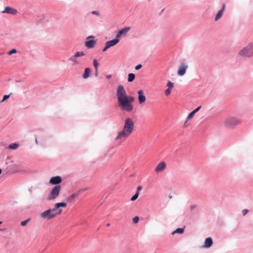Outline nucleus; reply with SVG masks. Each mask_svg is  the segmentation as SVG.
I'll use <instances>...</instances> for the list:
<instances>
[{"mask_svg": "<svg viewBox=\"0 0 253 253\" xmlns=\"http://www.w3.org/2000/svg\"><path fill=\"white\" fill-rule=\"evenodd\" d=\"M107 226H110V224H109V223L107 224Z\"/></svg>", "mask_w": 253, "mask_h": 253, "instance_id": "nucleus-49", "label": "nucleus"}, {"mask_svg": "<svg viewBox=\"0 0 253 253\" xmlns=\"http://www.w3.org/2000/svg\"><path fill=\"white\" fill-rule=\"evenodd\" d=\"M1 172H2V170H1V169H0V174L1 173Z\"/></svg>", "mask_w": 253, "mask_h": 253, "instance_id": "nucleus-42", "label": "nucleus"}, {"mask_svg": "<svg viewBox=\"0 0 253 253\" xmlns=\"http://www.w3.org/2000/svg\"><path fill=\"white\" fill-rule=\"evenodd\" d=\"M167 86H168V87L169 88V89H172L174 85L172 83H171L169 81H168L167 84Z\"/></svg>", "mask_w": 253, "mask_h": 253, "instance_id": "nucleus-23", "label": "nucleus"}, {"mask_svg": "<svg viewBox=\"0 0 253 253\" xmlns=\"http://www.w3.org/2000/svg\"><path fill=\"white\" fill-rule=\"evenodd\" d=\"M212 245V241L211 238H208L206 239L204 244V247L209 248Z\"/></svg>", "mask_w": 253, "mask_h": 253, "instance_id": "nucleus-17", "label": "nucleus"}, {"mask_svg": "<svg viewBox=\"0 0 253 253\" xmlns=\"http://www.w3.org/2000/svg\"><path fill=\"white\" fill-rule=\"evenodd\" d=\"M191 209H194V206H192Z\"/></svg>", "mask_w": 253, "mask_h": 253, "instance_id": "nucleus-50", "label": "nucleus"}, {"mask_svg": "<svg viewBox=\"0 0 253 253\" xmlns=\"http://www.w3.org/2000/svg\"><path fill=\"white\" fill-rule=\"evenodd\" d=\"M187 121H188V120H187V121H185V123H184V125H186V123L187 122Z\"/></svg>", "mask_w": 253, "mask_h": 253, "instance_id": "nucleus-46", "label": "nucleus"}, {"mask_svg": "<svg viewBox=\"0 0 253 253\" xmlns=\"http://www.w3.org/2000/svg\"><path fill=\"white\" fill-rule=\"evenodd\" d=\"M30 220V218H28L25 220L22 221V222H21V225L22 226H25L28 224V223H29Z\"/></svg>", "mask_w": 253, "mask_h": 253, "instance_id": "nucleus-22", "label": "nucleus"}, {"mask_svg": "<svg viewBox=\"0 0 253 253\" xmlns=\"http://www.w3.org/2000/svg\"><path fill=\"white\" fill-rule=\"evenodd\" d=\"M95 43V41L93 40H91L85 42V45L88 48H92L94 47Z\"/></svg>", "mask_w": 253, "mask_h": 253, "instance_id": "nucleus-16", "label": "nucleus"}, {"mask_svg": "<svg viewBox=\"0 0 253 253\" xmlns=\"http://www.w3.org/2000/svg\"><path fill=\"white\" fill-rule=\"evenodd\" d=\"M2 223L1 221H0V225Z\"/></svg>", "mask_w": 253, "mask_h": 253, "instance_id": "nucleus-51", "label": "nucleus"}, {"mask_svg": "<svg viewBox=\"0 0 253 253\" xmlns=\"http://www.w3.org/2000/svg\"><path fill=\"white\" fill-rule=\"evenodd\" d=\"M91 13L93 14V15H96L97 16H99L100 15V13L98 11H92L91 12Z\"/></svg>", "mask_w": 253, "mask_h": 253, "instance_id": "nucleus-33", "label": "nucleus"}, {"mask_svg": "<svg viewBox=\"0 0 253 253\" xmlns=\"http://www.w3.org/2000/svg\"><path fill=\"white\" fill-rule=\"evenodd\" d=\"M2 13L15 15L17 13V10L16 9L10 6H6L4 8V10L2 11Z\"/></svg>", "mask_w": 253, "mask_h": 253, "instance_id": "nucleus-10", "label": "nucleus"}, {"mask_svg": "<svg viewBox=\"0 0 253 253\" xmlns=\"http://www.w3.org/2000/svg\"><path fill=\"white\" fill-rule=\"evenodd\" d=\"M91 74V70L89 68H86L84 69V73L82 76V78L84 79H86L88 78Z\"/></svg>", "mask_w": 253, "mask_h": 253, "instance_id": "nucleus-15", "label": "nucleus"}, {"mask_svg": "<svg viewBox=\"0 0 253 253\" xmlns=\"http://www.w3.org/2000/svg\"><path fill=\"white\" fill-rule=\"evenodd\" d=\"M116 95L119 107L123 110L130 112L133 109L132 102L134 100L133 97L128 96L123 85H119L117 89Z\"/></svg>", "mask_w": 253, "mask_h": 253, "instance_id": "nucleus-1", "label": "nucleus"}, {"mask_svg": "<svg viewBox=\"0 0 253 253\" xmlns=\"http://www.w3.org/2000/svg\"><path fill=\"white\" fill-rule=\"evenodd\" d=\"M76 59L77 58L73 55L70 58L69 60L73 62L74 65H77L79 64V62L77 61Z\"/></svg>", "mask_w": 253, "mask_h": 253, "instance_id": "nucleus-20", "label": "nucleus"}, {"mask_svg": "<svg viewBox=\"0 0 253 253\" xmlns=\"http://www.w3.org/2000/svg\"><path fill=\"white\" fill-rule=\"evenodd\" d=\"M109 46L107 45V44L105 43V47L103 48V50H102V51L103 52H104L105 51H106L108 48H109Z\"/></svg>", "mask_w": 253, "mask_h": 253, "instance_id": "nucleus-34", "label": "nucleus"}, {"mask_svg": "<svg viewBox=\"0 0 253 253\" xmlns=\"http://www.w3.org/2000/svg\"><path fill=\"white\" fill-rule=\"evenodd\" d=\"M248 211H249L248 210H247V209H244V210L242 211L243 215H245L246 214H247V213L248 212Z\"/></svg>", "mask_w": 253, "mask_h": 253, "instance_id": "nucleus-36", "label": "nucleus"}, {"mask_svg": "<svg viewBox=\"0 0 253 253\" xmlns=\"http://www.w3.org/2000/svg\"><path fill=\"white\" fill-rule=\"evenodd\" d=\"M240 56L251 57L253 56V44L250 42L246 46L240 50L238 52Z\"/></svg>", "mask_w": 253, "mask_h": 253, "instance_id": "nucleus-4", "label": "nucleus"}, {"mask_svg": "<svg viewBox=\"0 0 253 253\" xmlns=\"http://www.w3.org/2000/svg\"><path fill=\"white\" fill-rule=\"evenodd\" d=\"M141 189H142V187L141 186H138L137 188L136 192H138V194H139V192L141 190Z\"/></svg>", "mask_w": 253, "mask_h": 253, "instance_id": "nucleus-38", "label": "nucleus"}, {"mask_svg": "<svg viewBox=\"0 0 253 253\" xmlns=\"http://www.w3.org/2000/svg\"><path fill=\"white\" fill-rule=\"evenodd\" d=\"M132 220L134 223H137L139 221V217L138 216H135L133 218Z\"/></svg>", "mask_w": 253, "mask_h": 253, "instance_id": "nucleus-31", "label": "nucleus"}, {"mask_svg": "<svg viewBox=\"0 0 253 253\" xmlns=\"http://www.w3.org/2000/svg\"><path fill=\"white\" fill-rule=\"evenodd\" d=\"M187 121H188V120H187V121H185V123H184V125H186V123L187 122Z\"/></svg>", "mask_w": 253, "mask_h": 253, "instance_id": "nucleus-45", "label": "nucleus"}, {"mask_svg": "<svg viewBox=\"0 0 253 253\" xmlns=\"http://www.w3.org/2000/svg\"><path fill=\"white\" fill-rule=\"evenodd\" d=\"M130 29V28L129 27H125L121 29L116 35V38L120 40L122 36H126L129 31Z\"/></svg>", "mask_w": 253, "mask_h": 253, "instance_id": "nucleus-7", "label": "nucleus"}, {"mask_svg": "<svg viewBox=\"0 0 253 253\" xmlns=\"http://www.w3.org/2000/svg\"><path fill=\"white\" fill-rule=\"evenodd\" d=\"M93 66L95 69V71L97 72V71L98 70V63L97 62L96 60H94Z\"/></svg>", "mask_w": 253, "mask_h": 253, "instance_id": "nucleus-26", "label": "nucleus"}, {"mask_svg": "<svg viewBox=\"0 0 253 253\" xmlns=\"http://www.w3.org/2000/svg\"><path fill=\"white\" fill-rule=\"evenodd\" d=\"M134 128V124L133 120L129 118H126L123 128L118 132L115 140H125L132 133Z\"/></svg>", "mask_w": 253, "mask_h": 253, "instance_id": "nucleus-2", "label": "nucleus"}, {"mask_svg": "<svg viewBox=\"0 0 253 253\" xmlns=\"http://www.w3.org/2000/svg\"><path fill=\"white\" fill-rule=\"evenodd\" d=\"M167 167V164L165 162H161L159 163L158 165L156 166L155 171L158 173L159 172H161L163 171H164Z\"/></svg>", "mask_w": 253, "mask_h": 253, "instance_id": "nucleus-8", "label": "nucleus"}, {"mask_svg": "<svg viewBox=\"0 0 253 253\" xmlns=\"http://www.w3.org/2000/svg\"><path fill=\"white\" fill-rule=\"evenodd\" d=\"M137 94L139 104H141L144 103L146 101V98L144 94L143 90H139L137 91Z\"/></svg>", "mask_w": 253, "mask_h": 253, "instance_id": "nucleus-9", "label": "nucleus"}, {"mask_svg": "<svg viewBox=\"0 0 253 253\" xmlns=\"http://www.w3.org/2000/svg\"><path fill=\"white\" fill-rule=\"evenodd\" d=\"M36 143L37 144L38 143V141H37V139H36Z\"/></svg>", "mask_w": 253, "mask_h": 253, "instance_id": "nucleus-47", "label": "nucleus"}, {"mask_svg": "<svg viewBox=\"0 0 253 253\" xmlns=\"http://www.w3.org/2000/svg\"><path fill=\"white\" fill-rule=\"evenodd\" d=\"M172 196L171 195H169V199H171V198H172Z\"/></svg>", "mask_w": 253, "mask_h": 253, "instance_id": "nucleus-40", "label": "nucleus"}, {"mask_svg": "<svg viewBox=\"0 0 253 253\" xmlns=\"http://www.w3.org/2000/svg\"><path fill=\"white\" fill-rule=\"evenodd\" d=\"M142 67V65L141 64H138L137 65H136L135 67V69L137 70L140 69V68H141Z\"/></svg>", "mask_w": 253, "mask_h": 253, "instance_id": "nucleus-35", "label": "nucleus"}, {"mask_svg": "<svg viewBox=\"0 0 253 253\" xmlns=\"http://www.w3.org/2000/svg\"><path fill=\"white\" fill-rule=\"evenodd\" d=\"M61 190V186L57 185L55 186L51 190L50 194L48 197V200H52L57 198L60 193Z\"/></svg>", "mask_w": 253, "mask_h": 253, "instance_id": "nucleus-5", "label": "nucleus"}, {"mask_svg": "<svg viewBox=\"0 0 253 253\" xmlns=\"http://www.w3.org/2000/svg\"><path fill=\"white\" fill-rule=\"evenodd\" d=\"M225 9V4H223L222 5V9L218 11V12L216 14V15L215 17L214 20L215 21L219 20L222 16V15Z\"/></svg>", "mask_w": 253, "mask_h": 253, "instance_id": "nucleus-12", "label": "nucleus"}, {"mask_svg": "<svg viewBox=\"0 0 253 253\" xmlns=\"http://www.w3.org/2000/svg\"><path fill=\"white\" fill-rule=\"evenodd\" d=\"M78 195V193L74 194L72 195H71L68 198V200L69 201H72L74 198H75Z\"/></svg>", "mask_w": 253, "mask_h": 253, "instance_id": "nucleus-25", "label": "nucleus"}, {"mask_svg": "<svg viewBox=\"0 0 253 253\" xmlns=\"http://www.w3.org/2000/svg\"><path fill=\"white\" fill-rule=\"evenodd\" d=\"M119 39H118L117 38H115V39L114 40L107 42L106 43L110 48V47L113 46L117 44L119 42Z\"/></svg>", "mask_w": 253, "mask_h": 253, "instance_id": "nucleus-14", "label": "nucleus"}, {"mask_svg": "<svg viewBox=\"0 0 253 253\" xmlns=\"http://www.w3.org/2000/svg\"><path fill=\"white\" fill-rule=\"evenodd\" d=\"M106 77L107 79H109L112 77V76L111 75H108L106 76Z\"/></svg>", "mask_w": 253, "mask_h": 253, "instance_id": "nucleus-39", "label": "nucleus"}, {"mask_svg": "<svg viewBox=\"0 0 253 253\" xmlns=\"http://www.w3.org/2000/svg\"><path fill=\"white\" fill-rule=\"evenodd\" d=\"M97 74H98V72H97H97L96 71V76H97Z\"/></svg>", "mask_w": 253, "mask_h": 253, "instance_id": "nucleus-48", "label": "nucleus"}, {"mask_svg": "<svg viewBox=\"0 0 253 253\" xmlns=\"http://www.w3.org/2000/svg\"><path fill=\"white\" fill-rule=\"evenodd\" d=\"M62 181L61 177L59 176L52 177L50 179V183L52 184H58Z\"/></svg>", "mask_w": 253, "mask_h": 253, "instance_id": "nucleus-11", "label": "nucleus"}, {"mask_svg": "<svg viewBox=\"0 0 253 253\" xmlns=\"http://www.w3.org/2000/svg\"><path fill=\"white\" fill-rule=\"evenodd\" d=\"M84 55V53L83 51H79L76 52L73 56L77 58L79 57L83 56Z\"/></svg>", "mask_w": 253, "mask_h": 253, "instance_id": "nucleus-21", "label": "nucleus"}, {"mask_svg": "<svg viewBox=\"0 0 253 253\" xmlns=\"http://www.w3.org/2000/svg\"><path fill=\"white\" fill-rule=\"evenodd\" d=\"M94 37L93 36H90V37H88L87 38V39H89V38H93Z\"/></svg>", "mask_w": 253, "mask_h": 253, "instance_id": "nucleus-41", "label": "nucleus"}, {"mask_svg": "<svg viewBox=\"0 0 253 253\" xmlns=\"http://www.w3.org/2000/svg\"><path fill=\"white\" fill-rule=\"evenodd\" d=\"M139 194H138V192H136L135 194L134 195H133L131 198V201H135V200H136L138 197Z\"/></svg>", "mask_w": 253, "mask_h": 253, "instance_id": "nucleus-27", "label": "nucleus"}, {"mask_svg": "<svg viewBox=\"0 0 253 253\" xmlns=\"http://www.w3.org/2000/svg\"><path fill=\"white\" fill-rule=\"evenodd\" d=\"M66 207L65 203L61 202L56 203L53 209H48L40 213V216L43 219L49 220L54 218L57 215H59L62 212V210L59 209L60 207Z\"/></svg>", "mask_w": 253, "mask_h": 253, "instance_id": "nucleus-3", "label": "nucleus"}, {"mask_svg": "<svg viewBox=\"0 0 253 253\" xmlns=\"http://www.w3.org/2000/svg\"><path fill=\"white\" fill-rule=\"evenodd\" d=\"M172 89H169V88H168L165 91V94L166 96H169L171 93V90Z\"/></svg>", "mask_w": 253, "mask_h": 253, "instance_id": "nucleus-28", "label": "nucleus"}, {"mask_svg": "<svg viewBox=\"0 0 253 253\" xmlns=\"http://www.w3.org/2000/svg\"><path fill=\"white\" fill-rule=\"evenodd\" d=\"M187 121H188V120H187V121H185V123H184V125H186V123L187 122Z\"/></svg>", "mask_w": 253, "mask_h": 253, "instance_id": "nucleus-44", "label": "nucleus"}, {"mask_svg": "<svg viewBox=\"0 0 253 253\" xmlns=\"http://www.w3.org/2000/svg\"><path fill=\"white\" fill-rule=\"evenodd\" d=\"M195 114L193 111H192V112H191L189 114V115L187 116V120H190V119H192V118L193 117V116H194V115Z\"/></svg>", "mask_w": 253, "mask_h": 253, "instance_id": "nucleus-29", "label": "nucleus"}, {"mask_svg": "<svg viewBox=\"0 0 253 253\" xmlns=\"http://www.w3.org/2000/svg\"><path fill=\"white\" fill-rule=\"evenodd\" d=\"M201 106H199L198 107H197L196 109H195V110H194L193 111V112L195 114L196 113H197L201 108Z\"/></svg>", "mask_w": 253, "mask_h": 253, "instance_id": "nucleus-37", "label": "nucleus"}, {"mask_svg": "<svg viewBox=\"0 0 253 253\" xmlns=\"http://www.w3.org/2000/svg\"><path fill=\"white\" fill-rule=\"evenodd\" d=\"M225 124L228 126H234L240 123V121L235 118H230L225 120Z\"/></svg>", "mask_w": 253, "mask_h": 253, "instance_id": "nucleus-6", "label": "nucleus"}, {"mask_svg": "<svg viewBox=\"0 0 253 253\" xmlns=\"http://www.w3.org/2000/svg\"><path fill=\"white\" fill-rule=\"evenodd\" d=\"M10 96V95H5L3 97L2 100L1 101V102H3L5 100L7 99Z\"/></svg>", "mask_w": 253, "mask_h": 253, "instance_id": "nucleus-32", "label": "nucleus"}, {"mask_svg": "<svg viewBox=\"0 0 253 253\" xmlns=\"http://www.w3.org/2000/svg\"><path fill=\"white\" fill-rule=\"evenodd\" d=\"M18 146V145L16 143H12V144H11L10 145H9V148L10 149H15L16 148H17Z\"/></svg>", "mask_w": 253, "mask_h": 253, "instance_id": "nucleus-24", "label": "nucleus"}, {"mask_svg": "<svg viewBox=\"0 0 253 253\" xmlns=\"http://www.w3.org/2000/svg\"><path fill=\"white\" fill-rule=\"evenodd\" d=\"M187 121H188V120H187V121H185V123H184V125H186V123L187 122Z\"/></svg>", "mask_w": 253, "mask_h": 253, "instance_id": "nucleus-43", "label": "nucleus"}, {"mask_svg": "<svg viewBox=\"0 0 253 253\" xmlns=\"http://www.w3.org/2000/svg\"><path fill=\"white\" fill-rule=\"evenodd\" d=\"M187 68V66L185 65H181L178 70V75L179 76H182L184 75L185 73L186 70Z\"/></svg>", "mask_w": 253, "mask_h": 253, "instance_id": "nucleus-13", "label": "nucleus"}, {"mask_svg": "<svg viewBox=\"0 0 253 253\" xmlns=\"http://www.w3.org/2000/svg\"><path fill=\"white\" fill-rule=\"evenodd\" d=\"M135 78V75L133 73H129L128 75L127 81L128 82H132Z\"/></svg>", "mask_w": 253, "mask_h": 253, "instance_id": "nucleus-18", "label": "nucleus"}, {"mask_svg": "<svg viewBox=\"0 0 253 253\" xmlns=\"http://www.w3.org/2000/svg\"><path fill=\"white\" fill-rule=\"evenodd\" d=\"M17 52V50L16 49L14 48V49H12V50H11L10 51H9L7 54L9 55H11L14 53H16Z\"/></svg>", "mask_w": 253, "mask_h": 253, "instance_id": "nucleus-30", "label": "nucleus"}, {"mask_svg": "<svg viewBox=\"0 0 253 253\" xmlns=\"http://www.w3.org/2000/svg\"><path fill=\"white\" fill-rule=\"evenodd\" d=\"M183 232H184V229L183 228H179L176 229L174 231H173L172 232V234L174 235L175 233L182 234V233H183Z\"/></svg>", "mask_w": 253, "mask_h": 253, "instance_id": "nucleus-19", "label": "nucleus"}]
</instances>
